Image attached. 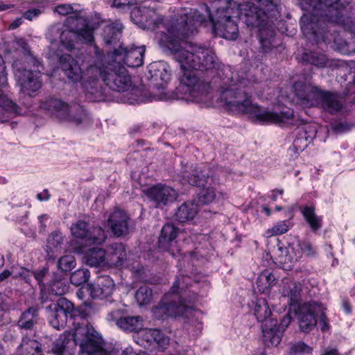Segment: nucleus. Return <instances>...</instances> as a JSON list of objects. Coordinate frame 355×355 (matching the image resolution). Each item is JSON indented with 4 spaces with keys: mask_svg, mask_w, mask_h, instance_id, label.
Segmentation results:
<instances>
[{
    "mask_svg": "<svg viewBox=\"0 0 355 355\" xmlns=\"http://www.w3.org/2000/svg\"><path fill=\"white\" fill-rule=\"evenodd\" d=\"M112 252L107 257L110 263L121 266L126 259V252L124 246L121 243H115L112 247Z\"/></svg>",
    "mask_w": 355,
    "mask_h": 355,
    "instance_id": "37998d69",
    "label": "nucleus"
},
{
    "mask_svg": "<svg viewBox=\"0 0 355 355\" xmlns=\"http://www.w3.org/2000/svg\"><path fill=\"white\" fill-rule=\"evenodd\" d=\"M198 205L193 200H188L180 205L174 214V219L181 223L193 220L198 213Z\"/></svg>",
    "mask_w": 355,
    "mask_h": 355,
    "instance_id": "a878e982",
    "label": "nucleus"
},
{
    "mask_svg": "<svg viewBox=\"0 0 355 355\" xmlns=\"http://www.w3.org/2000/svg\"><path fill=\"white\" fill-rule=\"evenodd\" d=\"M107 238L106 233L101 227H94L89 229V234L85 241L89 244H101Z\"/></svg>",
    "mask_w": 355,
    "mask_h": 355,
    "instance_id": "49530a36",
    "label": "nucleus"
},
{
    "mask_svg": "<svg viewBox=\"0 0 355 355\" xmlns=\"http://www.w3.org/2000/svg\"><path fill=\"white\" fill-rule=\"evenodd\" d=\"M183 178L191 185L204 187L206 184L211 183L213 180L210 178L209 173L203 170L201 167H196L191 173L185 172L183 174Z\"/></svg>",
    "mask_w": 355,
    "mask_h": 355,
    "instance_id": "c85d7f7f",
    "label": "nucleus"
},
{
    "mask_svg": "<svg viewBox=\"0 0 355 355\" xmlns=\"http://www.w3.org/2000/svg\"><path fill=\"white\" fill-rule=\"evenodd\" d=\"M96 60L85 69L83 89L95 97L102 94V80L111 89L116 92L128 91L132 86V80L126 69L119 62H103V53L94 46Z\"/></svg>",
    "mask_w": 355,
    "mask_h": 355,
    "instance_id": "f03ea898",
    "label": "nucleus"
},
{
    "mask_svg": "<svg viewBox=\"0 0 355 355\" xmlns=\"http://www.w3.org/2000/svg\"><path fill=\"white\" fill-rule=\"evenodd\" d=\"M114 289L112 279L107 275L98 277L90 286V294L93 298L105 299L112 295Z\"/></svg>",
    "mask_w": 355,
    "mask_h": 355,
    "instance_id": "4be33fe9",
    "label": "nucleus"
},
{
    "mask_svg": "<svg viewBox=\"0 0 355 355\" xmlns=\"http://www.w3.org/2000/svg\"><path fill=\"white\" fill-rule=\"evenodd\" d=\"M248 81L239 80L235 85L227 88H221L220 99L232 111L250 114L261 123H274L279 125L290 124L289 120L293 116V111L288 110L279 114L277 112L262 109L257 104L252 103L249 94L250 87Z\"/></svg>",
    "mask_w": 355,
    "mask_h": 355,
    "instance_id": "7ed1b4c3",
    "label": "nucleus"
},
{
    "mask_svg": "<svg viewBox=\"0 0 355 355\" xmlns=\"http://www.w3.org/2000/svg\"><path fill=\"white\" fill-rule=\"evenodd\" d=\"M6 67L3 64V60L0 55V121L4 122L7 118L2 116L3 112L8 114H19V107L6 95L3 94L1 89L6 85L7 78L5 72Z\"/></svg>",
    "mask_w": 355,
    "mask_h": 355,
    "instance_id": "f3484780",
    "label": "nucleus"
},
{
    "mask_svg": "<svg viewBox=\"0 0 355 355\" xmlns=\"http://www.w3.org/2000/svg\"><path fill=\"white\" fill-rule=\"evenodd\" d=\"M60 42L62 45L68 51L75 49L76 44L78 42L85 43L83 38L77 32L72 30H65L60 33Z\"/></svg>",
    "mask_w": 355,
    "mask_h": 355,
    "instance_id": "c9c22d12",
    "label": "nucleus"
},
{
    "mask_svg": "<svg viewBox=\"0 0 355 355\" xmlns=\"http://www.w3.org/2000/svg\"><path fill=\"white\" fill-rule=\"evenodd\" d=\"M301 212L312 232H315L322 227V218L315 214L314 206H304Z\"/></svg>",
    "mask_w": 355,
    "mask_h": 355,
    "instance_id": "c756f323",
    "label": "nucleus"
},
{
    "mask_svg": "<svg viewBox=\"0 0 355 355\" xmlns=\"http://www.w3.org/2000/svg\"><path fill=\"white\" fill-rule=\"evenodd\" d=\"M70 336L71 334L67 331L60 335L59 338H58L53 344V353L57 355H62L69 344L71 343L73 345H77L78 344L75 343L73 338V341H71ZM72 337L73 338V335Z\"/></svg>",
    "mask_w": 355,
    "mask_h": 355,
    "instance_id": "58836bf2",
    "label": "nucleus"
},
{
    "mask_svg": "<svg viewBox=\"0 0 355 355\" xmlns=\"http://www.w3.org/2000/svg\"><path fill=\"white\" fill-rule=\"evenodd\" d=\"M106 259L105 250L100 248H93L88 250L85 255V262L91 266H98L103 263Z\"/></svg>",
    "mask_w": 355,
    "mask_h": 355,
    "instance_id": "f704fd0d",
    "label": "nucleus"
},
{
    "mask_svg": "<svg viewBox=\"0 0 355 355\" xmlns=\"http://www.w3.org/2000/svg\"><path fill=\"white\" fill-rule=\"evenodd\" d=\"M179 15V18L172 21H166L162 17L155 21L153 30L159 46L182 67L187 64L189 68L202 71L216 68L218 61L211 49L180 42L197 32V27L201 23L198 11L182 8Z\"/></svg>",
    "mask_w": 355,
    "mask_h": 355,
    "instance_id": "f257e3e1",
    "label": "nucleus"
},
{
    "mask_svg": "<svg viewBox=\"0 0 355 355\" xmlns=\"http://www.w3.org/2000/svg\"><path fill=\"white\" fill-rule=\"evenodd\" d=\"M64 241V236L59 232H52L47 241V249L48 252H61L63 248V244Z\"/></svg>",
    "mask_w": 355,
    "mask_h": 355,
    "instance_id": "e433bc0d",
    "label": "nucleus"
},
{
    "mask_svg": "<svg viewBox=\"0 0 355 355\" xmlns=\"http://www.w3.org/2000/svg\"><path fill=\"white\" fill-rule=\"evenodd\" d=\"M43 106L60 121L74 125H87L91 122L86 110L79 105H69L59 98H49L45 101Z\"/></svg>",
    "mask_w": 355,
    "mask_h": 355,
    "instance_id": "423d86ee",
    "label": "nucleus"
},
{
    "mask_svg": "<svg viewBox=\"0 0 355 355\" xmlns=\"http://www.w3.org/2000/svg\"><path fill=\"white\" fill-rule=\"evenodd\" d=\"M123 26L120 24H116L105 27L103 31L104 40L107 44H111L121 34Z\"/></svg>",
    "mask_w": 355,
    "mask_h": 355,
    "instance_id": "de8ad7c7",
    "label": "nucleus"
},
{
    "mask_svg": "<svg viewBox=\"0 0 355 355\" xmlns=\"http://www.w3.org/2000/svg\"><path fill=\"white\" fill-rule=\"evenodd\" d=\"M286 255L279 256L277 261L286 270H292L294 264L298 262L302 257L303 248L301 241L295 239L291 242L286 249Z\"/></svg>",
    "mask_w": 355,
    "mask_h": 355,
    "instance_id": "a211bd4d",
    "label": "nucleus"
},
{
    "mask_svg": "<svg viewBox=\"0 0 355 355\" xmlns=\"http://www.w3.org/2000/svg\"><path fill=\"white\" fill-rule=\"evenodd\" d=\"M18 276L21 277L26 282L30 283L32 277H33V272L25 268H21L18 272Z\"/></svg>",
    "mask_w": 355,
    "mask_h": 355,
    "instance_id": "774afa93",
    "label": "nucleus"
},
{
    "mask_svg": "<svg viewBox=\"0 0 355 355\" xmlns=\"http://www.w3.org/2000/svg\"><path fill=\"white\" fill-rule=\"evenodd\" d=\"M68 289V284L64 279H55L49 284L50 292L56 295L64 294Z\"/></svg>",
    "mask_w": 355,
    "mask_h": 355,
    "instance_id": "864d4df0",
    "label": "nucleus"
},
{
    "mask_svg": "<svg viewBox=\"0 0 355 355\" xmlns=\"http://www.w3.org/2000/svg\"><path fill=\"white\" fill-rule=\"evenodd\" d=\"M282 295L288 298L289 304L292 306L297 305L301 300L302 286L298 282L287 283L284 286Z\"/></svg>",
    "mask_w": 355,
    "mask_h": 355,
    "instance_id": "473e14b6",
    "label": "nucleus"
},
{
    "mask_svg": "<svg viewBox=\"0 0 355 355\" xmlns=\"http://www.w3.org/2000/svg\"><path fill=\"white\" fill-rule=\"evenodd\" d=\"M266 17H274L277 12L279 0H252Z\"/></svg>",
    "mask_w": 355,
    "mask_h": 355,
    "instance_id": "4c0bfd02",
    "label": "nucleus"
},
{
    "mask_svg": "<svg viewBox=\"0 0 355 355\" xmlns=\"http://www.w3.org/2000/svg\"><path fill=\"white\" fill-rule=\"evenodd\" d=\"M302 58L304 62L318 67H324L328 62L324 54L312 51L304 53Z\"/></svg>",
    "mask_w": 355,
    "mask_h": 355,
    "instance_id": "c03bdc74",
    "label": "nucleus"
},
{
    "mask_svg": "<svg viewBox=\"0 0 355 355\" xmlns=\"http://www.w3.org/2000/svg\"><path fill=\"white\" fill-rule=\"evenodd\" d=\"M216 196V191L214 187H204L198 193V200L202 204H209L214 201Z\"/></svg>",
    "mask_w": 355,
    "mask_h": 355,
    "instance_id": "8fccbe9b",
    "label": "nucleus"
},
{
    "mask_svg": "<svg viewBox=\"0 0 355 355\" xmlns=\"http://www.w3.org/2000/svg\"><path fill=\"white\" fill-rule=\"evenodd\" d=\"M320 309L317 310V316L318 317V322L322 331H327L330 328L329 320L326 315V307L320 303Z\"/></svg>",
    "mask_w": 355,
    "mask_h": 355,
    "instance_id": "6e6d98bb",
    "label": "nucleus"
},
{
    "mask_svg": "<svg viewBox=\"0 0 355 355\" xmlns=\"http://www.w3.org/2000/svg\"><path fill=\"white\" fill-rule=\"evenodd\" d=\"M182 74L180 76V86L179 89L184 92L187 101L202 103L210 99V85L208 83L200 80L187 64L184 67L180 64Z\"/></svg>",
    "mask_w": 355,
    "mask_h": 355,
    "instance_id": "0eeeda50",
    "label": "nucleus"
},
{
    "mask_svg": "<svg viewBox=\"0 0 355 355\" xmlns=\"http://www.w3.org/2000/svg\"><path fill=\"white\" fill-rule=\"evenodd\" d=\"M179 280L173 284L171 291L166 293L159 304L152 309L153 316L158 320L167 318L195 316L198 313L192 306L187 305L183 299V295L178 292Z\"/></svg>",
    "mask_w": 355,
    "mask_h": 355,
    "instance_id": "39448f33",
    "label": "nucleus"
},
{
    "mask_svg": "<svg viewBox=\"0 0 355 355\" xmlns=\"http://www.w3.org/2000/svg\"><path fill=\"white\" fill-rule=\"evenodd\" d=\"M354 125L346 121H339L334 123L331 126L332 130L336 134H342L349 131Z\"/></svg>",
    "mask_w": 355,
    "mask_h": 355,
    "instance_id": "13d9d810",
    "label": "nucleus"
},
{
    "mask_svg": "<svg viewBox=\"0 0 355 355\" xmlns=\"http://www.w3.org/2000/svg\"><path fill=\"white\" fill-rule=\"evenodd\" d=\"M262 325L263 336L268 346H277L282 340L278 322L274 318H267Z\"/></svg>",
    "mask_w": 355,
    "mask_h": 355,
    "instance_id": "b1692460",
    "label": "nucleus"
},
{
    "mask_svg": "<svg viewBox=\"0 0 355 355\" xmlns=\"http://www.w3.org/2000/svg\"><path fill=\"white\" fill-rule=\"evenodd\" d=\"M154 337V338H155L154 344H156L162 350L164 349L168 345V337L163 334L160 330H159L158 335Z\"/></svg>",
    "mask_w": 355,
    "mask_h": 355,
    "instance_id": "bf43d9fd",
    "label": "nucleus"
},
{
    "mask_svg": "<svg viewBox=\"0 0 355 355\" xmlns=\"http://www.w3.org/2000/svg\"><path fill=\"white\" fill-rule=\"evenodd\" d=\"M178 235V229L171 224H166L159 237V248L164 251H171V247Z\"/></svg>",
    "mask_w": 355,
    "mask_h": 355,
    "instance_id": "cd10ccee",
    "label": "nucleus"
},
{
    "mask_svg": "<svg viewBox=\"0 0 355 355\" xmlns=\"http://www.w3.org/2000/svg\"><path fill=\"white\" fill-rule=\"evenodd\" d=\"M121 312L120 310L112 311L107 314V320L109 322H114L119 327V322L121 319H123Z\"/></svg>",
    "mask_w": 355,
    "mask_h": 355,
    "instance_id": "0e129e2a",
    "label": "nucleus"
},
{
    "mask_svg": "<svg viewBox=\"0 0 355 355\" xmlns=\"http://www.w3.org/2000/svg\"><path fill=\"white\" fill-rule=\"evenodd\" d=\"M303 253L307 256H313L315 254V248L309 241H301Z\"/></svg>",
    "mask_w": 355,
    "mask_h": 355,
    "instance_id": "338daca9",
    "label": "nucleus"
},
{
    "mask_svg": "<svg viewBox=\"0 0 355 355\" xmlns=\"http://www.w3.org/2000/svg\"><path fill=\"white\" fill-rule=\"evenodd\" d=\"M18 352L19 355H41L42 346L36 340L24 338L18 348Z\"/></svg>",
    "mask_w": 355,
    "mask_h": 355,
    "instance_id": "72a5a7b5",
    "label": "nucleus"
},
{
    "mask_svg": "<svg viewBox=\"0 0 355 355\" xmlns=\"http://www.w3.org/2000/svg\"><path fill=\"white\" fill-rule=\"evenodd\" d=\"M89 224L84 220H78L73 223L70 228L71 235L77 239L85 243L89 230Z\"/></svg>",
    "mask_w": 355,
    "mask_h": 355,
    "instance_id": "ea45409f",
    "label": "nucleus"
},
{
    "mask_svg": "<svg viewBox=\"0 0 355 355\" xmlns=\"http://www.w3.org/2000/svg\"><path fill=\"white\" fill-rule=\"evenodd\" d=\"M290 354L291 355H311L312 348L304 343L298 342L292 345Z\"/></svg>",
    "mask_w": 355,
    "mask_h": 355,
    "instance_id": "5fc2aeb1",
    "label": "nucleus"
},
{
    "mask_svg": "<svg viewBox=\"0 0 355 355\" xmlns=\"http://www.w3.org/2000/svg\"><path fill=\"white\" fill-rule=\"evenodd\" d=\"M135 300L139 306L150 304L153 298V290L148 286H141L135 293Z\"/></svg>",
    "mask_w": 355,
    "mask_h": 355,
    "instance_id": "a19ab883",
    "label": "nucleus"
},
{
    "mask_svg": "<svg viewBox=\"0 0 355 355\" xmlns=\"http://www.w3.org/2000/svg\"><path fill=\"white\" fill-rule=\"evenodd\" d=\"M73 304L64 297H60L46 307L49 324L54 329L60 330L67 324V313L73 310Z\"/></svg>",
    "mask_w": 355,
    "mask_h": 355,
    "instance_id": "9b49d317",
    "label": "nucleus"
},
{
    "mask_svg": "<svg viewBox=\"0 0 355 355\" xmlns=\"http://www.w3.org/2000/svg\"><path fill=\"white\" fill-rule=\"evenodd\" d=\"M144 53V46L128 49L121 45L114 51L115 55H123L125 64L130 67H137L143 64Z\"/></svg>",
    "mask_w": 355,
    "mask_h": 355,
    "instance_id": "412c9836",
    "label": "nucleus"
},
{
    "mask_svg": "<svg viewBox=\"0 0 355 355\" xmlns=\"http://www.w3.org/2000/svg\"><path fill=\"white\" fill-rule=\"evenodd\" d=\"M220 3L218 1L212 4V7L216 12V19L210 16L214 31L219 37L230 40H236L239 35V28L235 21L232 19V14L234 10L226 6H218Z\"/></svg>",
    "mask_w": 355,
    "mask_h": 355,
    "instance_id": "9d476101",
    "label": "nucleus"
},
{
    "mask_svg": "<svg viewBox=\"0 0 355 355\" xmlns=\"http://www.w3.org/2000/svg\"><path fill=\"white\" fill-rule=\"evenodd\" d=\"M143 319L141 316H123L119 322V327L124 331L139 332L143 328Z\"/></svg>",
    "mask_w": 355,
    "mask_h": 355,
    "instance_id": "7c9ffc66",
    "label": "nucleus"
},
{
    "mask_svg": "<svg viewBox=\"0 0 355 355\" xmlns=\"http://www.w3.org/2000/svg\"><path fill=\"white\" fill-rule=\"evenodd\" d=\"M55 11L61 15H72L73 8L69 4H61L55 8Z\"/></svg>",
    "mask_w": 355,
    "mask_h": 355,
    "instance_id": "69168bd1",
    "label": "nucleus"
},
{
    "mask_svg": "<svg viewBox=\"0 0 355 355\" xmlns=\"http://www.w3.org/2000/svg\"><path fill=\"white\" fill-rule=\"evenodd\" d=\"M15 69V76L17 83L21 87V90L31 95L41 87L40 72L39 69L30 71L24 69L18 61L12 64Z\"/></svg>",
    "mask_w": 355,
    "mask_h": 355,
    "instance_id": "ddd939ff",
    "label": "nucleus"
},
{
    "mask_svg": "<svg viewBox=\"0 0 355 355\" xmlns=\"http://www.w3.org/2000/svg\"><path fill=\"white\" fill-rule=\"evenodd\" d=\"M317 310L320 309V303L315 301L304 302L295 309V313L299 323L300 329L309 333L317 324Z\"/></svg>",
    "mask_w": 355,
    "mask_h": 355,
    "instance_id": "f8f14e48",
    "label": "nucleus"
},
{
    "mask_svg": "<svg viewBox=\"0 0 355 355\" xmlns=\"http://www.w3.org/2000/svg\"><path fill=\"white\" fill-rule=\"evenodd\" d=\"M90 276L89 271L86 268H80L74 271L70 277L72 284L79 286L86 283Z\"/></svg>",
    "mask_w": 355,
    "mask_h": 355,
    "instance_id": "09e8293b",
    "label": "nucleus"
},
{
    "mask_svg": "<svg viewBox=\"0 0 355 355\" xmlns=\"http://www.w3.org/2000/svg\"><path fill=\"white\" fill-rule=\"evenodd\" d=\"M135 4L134 0H113L112 6L117 9L125 10Z\"/></svg>",
    "mask_w": 355,
    "mask_h": 355,
    "instance_id": "e2e57ef3",
    "label": "nucleus"
},
{
    "mask_svg": "<svg viewBox=\"0 0 355 355\" xmlns=\"http://www.w3.org/2000/svg\"><path fill=\"white\" fill-rule=\"evenodd\" d=\"M182 74L180 76V86L179 89L184 92L187 101L202 103L210 99V85L208 83L200 80L187 64L184 67L180 64Z\"/></svg>",
    "mask_w": 355,
    "mask_h": 355,
    "instance_id": "6e6552de",
    "label": "nucleus"
},
{
    "mask_svg": "<svg viewBox=\"0 0 355 355\" xmlns=\"http://www.w3.org/2000/svg\"><path fill=\"white\" fill-rule=\"evenodd\" d=\"M293 87L298 104L305 107H319L324 90L312 85L300 83H295Z\"/></svg>",
    "mask_w": 355,
    "mask_h": 355,
    "instance_id": "4468645a",
    "label": "nucleus"
},
{
    "mask_svg": "<svg viewBox=\"0 0 355 355\" xmlns=\"http://www.w3.org/2000/svg\"><path fill=\"white\" fill-rule=\"evenodd\" d=\"M76 261L73 256L67 254L61 257L58 261V266L62 272H67L75 268Z\"/></svg>",
    "mask_w": 355,
    "mask_h": 355,
    "instance_id": "603ef678",
    "label": "nucleus"
},
{
    "mask_svg": "<svg viewBox=\"0 0 355 355\" xmlns=\"http://www.w3.org/2000/svg\"><path fill=\"white\" fill-rule=\"evenodd\" d=\"M277 280L275 275L269 270L263 271L257 278V284L259 291L265 292L276 284Z\"/></svg>",
    "mask_w": 355,
    "mask_h": 355,
    "instance_id": "79ce46f5",
    "label": "nucleus"
},
{
    "mask_svg": "<svg viewBox=\"0 0 355 355\" xmlns=\"http://www.w3.org/2000/svg\"><path fill=\"white\" fill-rule=\"evenodd\" d=\"M146 195L155 203L156 207H158L173 202L178 196V193L170 187L158 184L148 189Z\"/></svg>",
    "mask_w": 355,
    "mask_h": 355,
    "instance_id": "dca6fc26",
    "label": "nucleus"
},
{
    "mask_svg": "<svg viewBox=\"0 0 355 355\" xmlns=\"http://www.w3.org/2000/svg\"><path fill=\"white\" fill-rule=\"evenodd\" d=\"M38 309L36 307H30L21 313L18 321L21 329H31L38 321Z\"/></svg>",
    "mask_w": 355,
    "mask_h": 355,
    "instance_id": "2f4dec72",
    "label": "nucleus"
},
{
    "mask_svg": "<svg viewBox=\"0 0 355 355\" xmlns=\"http://www.w3.org/2000/svg\"><path fill=\"white\" fill-rule=\"evenodd\" d=\"M129 217L127 214L118 208L110 215L107 223L113 234L116 236L126 235L129 232Z\"/></svg>",
    "mask_w": 355,
    "mask_h": 355,
    "instance_id": "6ab92c4d",
    "label": "nucleus"
},
{
    "mask_svg": "<svg viewBox=\"0 0 355 355\" xmlns=\"http://www.w3.org/2000/svg\"><path fill=\"white\" fill-rule=\"evenodd\" d=\"M66 26L76 31L83 38L86 44H92L94 42L93 29L89 26V21L80 12L72 13L65 19Z\"/></svg>",
    "mask_w": 355,
    "mask_h": 355,
    "instance_id": "2eb2a0df",
    "label": "nucleus"
},
{
    "mask_svg": "<svg viewBox=\"0 0 355 355\" xmlns=\"http://www.w3.org/2000/svg\"><path fill=\"white\" fill-rule=\"evenodd\" d=\"M60 64L67 77L73 82L82 80V85L84 83L85 73L82 71L78 62L69 54H64L60 58Z\"/></svg>",
    "mask_w": 355,
    "mask_h": 355,
    "instance_id": "aec40b11",
    "label": "nucleus"
},
{
    "mask_svg": "<svg viewBox=\"0 0 355 355\" xmlns=\"http://www.w3.org/2000/svg\"><path fill=\"white\" fill-rule=\"evenodd\" d=\"M320 101L319 107L331 114L341 111L343 107L341 98L338 94L329 91H323Z\"/></svg>",
    "mask_w": 355,
    "mask_h": 355,
    "instance_id": "393cba45",
    "label": "nucleus"
},
{
    "mask_svg": "<svg viewBox=\"0 0 355 355\" xmlns=\"http://www.w3.org/2000/svg\"><path fill=\"white\" fill-rule=\"evenodd\" d=\"M47 273H48V270L45 268H44L40 271L33 272V277H35V279L37 280V282L40 284L41 291H43L46 288L44 281L46 278Z\"/></svg>",
    "mask_w": 355,
    "mask_h": 355,
    "instance_id": "052dcab7",
    "label": "nucleus"
},
{
    "mask_svg": "<svg viewBox=\"0 0 355 355\" xmlns=\"http://www.w3.org/2000/svg\"><path fill=\"white\" fill-rule=\"evenodd\" d=\"M44 12L43 7H39L35 8H32L26 10L24 14L23 17L26 19L31 21L33 19L37 17L40 15H41Z\"/></svg>",
    "mask_w": 355,
    "mask_h": 355,
    "instance_id": "680f3d73",
    "label": "nucleus"
},
{
    "mask_svg": "<svg viewBox=\"0 0 355 355\" xmlns=\"http://www.w3.org/2000/svg\"><path fill=\"white\" fill-rule=\"evenodd\" d=\"M264 17L266 16L257 5L253 3L252 1L242 5L240 8L239 17L248 26L259 25L261 21H264Z\"/></svg>",
    "mask_w": 355,
    "mask_h": 355,
    "instance_id": "5701e85b",
    "label": "nucleus"
},
{
    "mask_svg": "<svg viewBox=\"0 0 355 355\" xmlns=\"http://www.w3.org/2000/svg\"><path fill=\"white\" fill-rule=\"evenodd\" d=\"M254 314L259 322H263L271 315V311L269 308L266 299H259L254 306Z\"/></svg>",
    "mask_w": 355,
    "mask_h": 355,
    "instance_id": "a18cd8bd",
    "label": "nucleus"
},
{
    "mask_svg": "<svg viewBox=\"0 0 355 355\" xmlns=\"http://www.w3.org/2000/svg\"><path fill=\"white\" fill-rule=\"evenodd\" d=\"M317 135V128L315 125L309 124L301 127L293 141L296 148L304 149L313 141Z\"/></svg>",
    "mask_w": 355,
    "mask_h": 355,
    "instance_id": "bb28decb",
    "label": "nucleus"
},
{
    "mask_svg": "<svg viewBox=\"0 0 355 355\" xmlns=\"http://www.w3.org/2000/svg\"><path fill=\"white\" fill-rule=\"evenodd\" d=\"M288 230V225L286 221H281L276 225L270 229H268L266 232L268 236H272L275 235H280L286 233Z\"/></svg>",
    "mask_w": 355,
    "mask_h": 355,
    "instance_id": "4d7b16f0",
    "label": "nucleus"
},
{
    "mask_svg": "<svg viewBox=\"0 0 355 355\" xmlns=\"http://www.w3.org/2000/svg\"><path fill=\"white\" fill-rule=\"evenodd\" d=\"M300 4L303 10L312 12L310 19L304 15L301 19L302 30L307 37L322 35L317 28L322 21H343L345 8L340 0H300Z\"/></svg>",
    "mask_w": 355,
    "mask_h": 355,
    "instance_id": "20e7f679",
    "label": "nucleus"
},
{
    "mask_svg": "<svg viewBox=\"0 0 355 355\" xmlns=\"http://www.w3.org/2000/svg\"><path fill=\"white\" fill-rule=\"evenodd\" d=\"M73 336L80 346L79 355H107L102 337L92 326L74 323Z\"/></svg>",
    "mask_w": 355,
    "mask_h": 355,
    "instance_id": "1a4fd4ad",
    "label": "nucleus"
},
{
    "mask_svg": "<svg viewBox=\"0 0 355 355\" xmlns=\"http://www.w3.org/2000/svg\"><path fill=\"white\" fill-rule=\"evenodd\" d=\"M139 338L140 339L141 345H144L146 343L149 345L154 344L155 337L158 335L159 329H141L139 331Z\"/></svg>",
    "mask_w": 355,
    "mask_h": 355,
    "instance_id": "3c124183",
    "label": "nucleus"
}]
</instances>
